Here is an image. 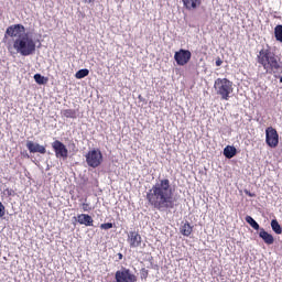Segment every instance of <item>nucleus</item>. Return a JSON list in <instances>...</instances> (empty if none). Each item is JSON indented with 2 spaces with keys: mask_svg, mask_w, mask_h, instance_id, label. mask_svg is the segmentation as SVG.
Instances as JSON below:
<instances>
[{
  "mask_svg": "<svg viewBox=\"0 0 282 282\" xmlns=\"http://www.w3.org/2000/svg\"><path fill=\"white\" fill-rule=\"evenodd\" d=\"M6 36L13 40V44L8 45L10 54H21V56H32L36 52V41L25 32L23 24H12L6 31Z\"/></svg>",
  "mask_w": 282,
  "mask_h": 282,
  "instance_id": "f257e3e1",
  "label": "nucleus"
},
{
  "mask_svg": "<svg viewBox=\"0 0 282 282\" xmlns=\"http://www.w3.org/2000/svg\"><path fill=\"white\" fill-rule=\"evenodd\" d=\"M149 203L158 208H171L173 206V188L171 187V181L163 178L159 183L152 186L148 195Z\"/></svg>",
  "mask_w": 282,
  "mask_h": 282,
  "instance_id": "f03ea898",
  "label": "nucleus"
},
{
  "mask_svg": "<svg viewBox=\"0 0 282 282\" xmlns=\"http://www.w3.org/2000/svg\"><path fill=\"white\" fill-rule=\"evenodd\" d=\"M257 63L262 65L263 69L267 72H274V69L276 72H282V61L269 44L259 51L257 55Z\"/></svg>",
  "mask_w": 282,
  "mask_h": 282,
  "instance_id": "7ed1b4c3",
  "label": "nucleus"
},
{
  "mask_svg": "<svg viewBox=\"0 0 282 282\" xmlns=\"http://www.w3.org/2000/svg\"><path fill=\"white\" fill-rule=\"evenodd\" d=\"M214 89H216V94L221 97V100H229L230 94H232V82L227 78H218L215 80Z\"/></svg>",
  "mask_w": 282,
  "mask_h": 282,
  "instance_id": "20e7f679",
  "label": "nucleus"
},
{
  "mask_svg": "<svg viewBox=\"0 0 282 282\" xmlns=\"http://www.w3.org/2000/svg\"><path fill=\"white\" fill-rule=\"evenodd\" d=\"M86 163L90 169H98L105 162V156L102 155V151L98 148L90 149L86 155Z\"/></svg>",
  "mask_w": 282,
  "mask_h": 282,
  "instance_id": "39448f33",
  "label": "nucleus"
},
{
  "mask_svg": "<svg viewBox=\"0 0 282 282\" xmlns=\"http://www.w3.org/2000/svg\"><path fill=\"white\" fill-rule=\"evenodd\" d=\"M116 282H138V275H135L130 269L121 268L115 273Z\"/></svg>",
  "mask_w": 282,
  "mask_h": 282,
  "instance_id": "423d86ee",
  "label": "nucleus"
},
{
  "mask_svg": "<svg viewBox=\"0 0 282 282\" xmlns=\"http://www.w3.org/2000/svg\"><path fill=\"white\" fill-rule=\"evenodd\" d=\"M265 143L270 149H276L279 147V132L273 127L265 129Z\"/></svg>",
  "mask_w": 282,
  "mask_h": 282,
  "instance_id": "0eeeda50",
  "label": "nucleus"
},
{
  "mask_svg": "<svg viewBox=\"0 0 282 282\" xmlns=\"http://www.w3.org/2000/svg\"><path fill=\"white\" fill-rule=\"evenodd\" d=\"M192 56L193 54L191 53V51L181 48L180 51L175 52L174 59L176 61L177 65L184 66L187 65Z\"/></svg>",
  "mask_w": 282,
  "mask_h": 282,
  "instance_id": "6e6552de",
  "label": "nucleus"
},
{
  "mask_svg": "<svg viewBox=\"0 0 282 282\" xmlns=\"http://www.w3.org/2000/svg\"><path fill=\"white\" fill-rule=\"evenodd\" d=\"M52 147L56 158H62L63 160H67V155H69V152L67 150V147H65L63 142L56 140L52 143Z\"/></svg>",
  "mask_w": 282,
  "mask_h": 282,
  "instance_id": "1a4fd4ad",
  "label": "nucleus"
},
{
  "mask_svg": "<svg viewBox=\"0 0 282 282\" xmlns=\"http://www.w3.org/2000/svg\"><path fill=\"white\" fill-rule=\"evenodd\" d=\"M128 243L130 248H139V246H142V236L135 231H131L128 236Z\"/></svg>",
  "mask_w": 282,
  "mask_h": 282,
  "instance_id": "9d476101",
  "label": "nucleus"
},
{
  "mask_svg": "<svg viewBox=\"0 0 282 282\" xmlns=\"http://www.w3.org/2000/svg\"><path fill=\"white\" fill-rule=\"evenodd\" d=\"M26 148L30 151V153H41L42 155H45L46 153L45 147L39 143H34V141H28Z\"/></svg>",
  "mask_w": 282,
  "mask_h": 282,
  "instance_id": "9b49d317",
  "label": "nucleus"
},
{
  "mask_svg": "<svg viewBox=\"0 0 282 282\" xmlns=\"http://www.w3.org/2000/svg\"><path fill=\"white\" fill-rule=\"evenodd\" d=\"M77 221L82 226H94V218L87 214H79L77 216Z\"/></svg>",
  "mask_w": 282,
  "mask_h": 282,
  "instance_id": "f8f14e48",
  "label": "nucleus"
},
{
  "mask_svg": "<svg viewBox=\"0 0 282 282\" xmlns=\"http://www.w3.org/2000/svg\"><path fill=\"white\" fill-rule=\"evenodd\" d=\"M259 237L268 246H272V243H274V236H272V234H268V231H265V229H260Z\"/></svg>",
  "mask_w": 282,
  "mask_h": 282,
  "instance_id": "ddd939ff",
  "label": "nucleus"
},
{
  "mask_svg": "<svg viewBox=\"0 0 282 282\" xmlns=\"http://www.w3.org/2000/svg\"><path fill=\"white\" fill-rule=\"evenodd\" d=\"M186 10H197L202 6V0H182Z\"/></svg>",
  "mask_w": 282,
  "mask_h": 282,
  "instance_id": "4468645a",
  "label": "nucleus"
},
{
  "mask_svg": "<svg viewBox=\"0 0 282 282\" xmlns=\"http://www.w3.org/2000/svg\"><path fill=\"white\" fill-rule=\"evenodd\" d=\"M224 155H225V158H227V160H232V158H235V155H237V148H235L232 145H227L224 149Z\"/></svg>",
  "mask_w": 282,
  "mask_h": 282,
  "instance_id": "2eb2a0df",
  "label": "nucleus"
},
{
  "mask_svg": "<svg viewBox=\"0 0 282 282\" xmlns=\"http://www.w3.org/2000/svg\"><path fill=\"white\" fill-rule=\"evenodd\" d=\"M181 235H183V237H191V235H193V226H191V223L186 221L181 226Z\"/></svg>",
  "mask_w": 282,
  "mask_h": 282,
  "instance_id": "dca6fc26",
  "label": "nucleus"
},
{
  "mask_svg": "<svg viewBox=\"0 0 282 282\" xmlns=\"http://www.w3.org/2000/svg\"><path fill=\"white\" fill-rule=\"evenodd\" d=\"M34 80H35V83H37V85H47L50 78H47L41 74H35Z\"/></svg>",
  "mask_w": 282,
  "mask_h": 282,
  "instance_id": "f3484780",
  "label": "nucleus"
},
{
  "mask_svg": "<svg viewBox=\"0 0 282 282\" xmlns=\"http://www.w3.org/2000/svg\"><path fill=\"white\" fill-rule=\"evenodd\" d=\"M271 228L275 235H282V227L276 219L271 221Z\"/></svg>",
  "mask_w": 282,
  "mask_h": 282,
  "instance_id": "a211bd4d",
  "label": "nucleus"
},
{
  "mask_svg": "<svg viewBox=\"0 0 282 282\" xmlns=\"http://www.w3.org/2000/svg\"><path fill=\"white\" fill-rule=\"evenodd\" d=\"M274 36H275V40L279 41V43H282V25L281 24H278L274 28Z\"/></svg>",
  "mask_w": 282,
  "mask_h": 282,
  "instance_id": "6ab92c4d",
  "label": "nucleus"
},
{
  "mask_svg": "<svg viewBox=\"0 0 282 282\" xmlns=\"http://www.w3.org/2000/svg\"><path fill=\"white\" fill-rule=\"evenodd\" d=\"M246 221L251 226V228H253V230H259V223L254 220L252 216H247Z\"/></svg>",
  "mask_w": 282,
  "mask_h": 282,
  "instance_id": "aec40b11",
  "label": "nucleus"
},
{
  "mask_svg": "<svg viewBox=\"0 0 282 282\" xmlns=\"http://www.w3.org/2000/svg\"><path fill=\"white\" fill-rule=\"evenodd\" d=\"M101 230H111L113 228V224L111 223H106L100 225Z\"/></svg>",
  "mask_w": 282,
  "mask_h": 282,
  "instance_id": "412c9836",
  "label": "nucleus"
},
{
  "mask_svg": "<svg viewBox=\"0 0 282 282\" xmlns=\"http://www.w3.org/2000/svg\"><path fill=\"white\" fill-rule=\"evenodd\" d=\"M89 72H77L75 74V77L80 79V78H85L86 76H88Z\"/></svg>",
  "mask_w": 282,
  "mask_h": 282,
  "instance_id": "4be33fe9",
  "label": "nucleus"
},
{
  "mask_svg": "<svg viewBox=\"0 0 282 282\" xmlns=\"http://www.w3.org/2000/svg\"><path fill=\"white\" fill-rule=\"evenodd\" d=\"M6 215V206L3 203L0 202V217H3Z\"/></svg>",
  "mask_w": 282,
  "mask_h": 282,
  "instance_id": "5701e85b",
  "label": "nucleus"
},
{
  "mask_svg": "<svg viewBox=\"0 0 282 282\" xmlns=\"http://www.w3.org/2000/svg\"><path fill=\"white\" fill-rule=\"evenodd\" d=\"M4 195H8V197H11V195H14V191L13 189H10V188H6L3 191Z\"/></svg>",
  "mask_w": 282,
  "mask_h": 282,
  "instance_id": "b1692460",
  "label": "nucleus"
},
{
  "mask_svg": "<svg viewBox=\"0 0 282 282\" xmlns=\"http://www.w3.org/2000/svg\"><path fill=\"white\" fill-rule=\"evenodd\" d=\"M82 208H83V212H84V213H88V210H91V208L89 207V204H87V203H84V204L82 205Z\"/></svg>",
  "mask_w": 282,
  "mask_h": 282,
  "instance_id": "393cba45",
  "label": "nucleus"
},
{
  "mask_svg": "<svg viewBox=\"0 0 282 282\" xmlns=\"http://www.w3.org/2000/svg\"><path fill=\"white\" fill-rule=\"evenodd\" d=\"M223 63H224V61H221V58L218 57V58L216 59V66H217V67H220V65H223Z\"/></svg>",
  "mask_w": 282,
  "mask_h": 282,
  "instance_id": "a878e982",
  "label": "nucleus"
},
{
  "mask_svg": "<svg viewBox=\"0 0 282 282\" xmlns=\"http://www.w3.org/2000/svg\"><path fill=\"white\" fill-rule=\"evenodd\" d=\"M96 0H84V3H94Z\"/></svg>",
  "mask_w": 282,
  "mask_h": 282,
  "instance_id": "bb28decb",
  "label": "nucleus"
},
{
  "mask_svg": "<svg viewBox=\"0 0 282 282\" xmlns=\"http://www.w3.org/2000/svg\"><path fill=\"white\" fill-rule=\"evenodd\" d=\"M79 72H89L87 68L79 69Z\"/></svg>",
  "mask_w": 282,
  "mask_h": 282,
  "instance_id": "cd10ccee",
  "label": "nucleus"
},
{
  "mask_svg": "<svg viewBox=\"0 0 282 282\" xmlns=\"http://www.w3.org/2000/svg\"><path fill=\"white\" fill-rule=\"evenodd\" d=\"M119 259H122V253H119Z\"/></svg>",
  "mask_w": 282,
  "mask_h": 282,
  "instance_id": "c85d7f7f",
  "label": "nucleus"
},
{
  "mask_svg": "<svg viewBox=\"0 0 282 282\" xmlns=\"http://www.w3.org/2000/svg\"><path fill=\"white\" fill-rule=\"evenodd\" d=\"M249 197H252V194H249Z\"/></svg>",
  "mask_w": 282,
  "mask_h": 282,
  "instance_id": "c756f323",
  "label": "nucleus"
}]
</instances>
